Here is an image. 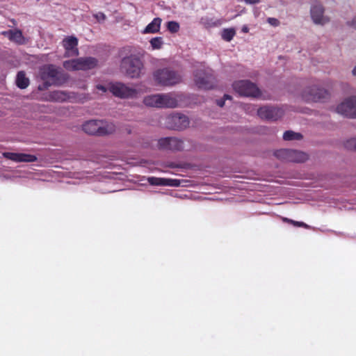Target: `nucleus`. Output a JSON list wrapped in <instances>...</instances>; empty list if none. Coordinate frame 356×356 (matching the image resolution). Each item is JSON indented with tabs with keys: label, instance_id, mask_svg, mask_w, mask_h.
I'll return each instance as SVG.
<instances>
[{
	"label": "nucleus",
	"instance_id": "1",
	"mask_svg": "<svg viewBox=\"0 0 356 356\" xmlns=\"http://www.w3.org/2000/svg\"><path fill=\"white\" fill-rule=\"evenodd\" d=\"M109 91L120 98L136 99L147 92V88L142 83L127 85L118 82L109 84Z\"/></svg>",
	"mask_w": 356,
	"mask_h": 356
},
{
	"label": "nucleus",
	"instance_id": "2",
	"mask_svg": "<svg viewBox=\"0 0 356 356\" xmlns=\"http://www.w3.org/2000/svg\"><path fill=\"white\" fill-rule=\"evenodd\" d=\"M121 68L131 79H138L143 74L144 64L136 55H131L122 59Z\"/></svg>",
	"mask_w": 356,
	"mask_h": 356
},
{
	"label": "nucleus",
	"instance_id": "3",
	"mask_svg": "<svg viewBox=\"0 0 356 356\" xmlns=\"http://www.w3.org/2000/svg\"><path fill=\"white\" fill-rule=\"evenodd\" d=\"M153 79L159 85L169 86L179 83L181 81V76L169 68H163L154 72Z\"/></svg>",
	"mask_w": 356,
	"mask_h": 356
},
{
	"label": "nucleus",
	"instance_id": "4",
	"mask_svg": "<svg viewBox=\"0 0 356 356\" xmlns=\"http://www.w3.org/2000/svg\"><path fill=\"white\" fill-rule=\"evenodd\" d=\"M98 61L92 57L79 58L66 60L63 63V67L67 70H88L97 66Z\"/></svg>",
	"mask_w": 356,
	"mask_h": 356
},
{
	"label": "nucleus",
	"instance_id": "5",
	"mask_svg": "<svg viewBox=\"0 0 356 356\" xmlns=\"http://www.w3.org/2000/svg\"><path fill=\"white\" fill-rule=\"evenodd\" d=\"M213 74L212 70L201 65L194 74V81L200 88L209 89L213 86Z\"/></svg>",
	"mask_w": 356,
	"mask_h": 356
},
{
	"label": "nucleus",
	"instance_id": "6",
	"mask_svg": "<svg viewBox=\"0 0 356 356\" xmlns=\"http://www.w3.org/2000/svg\"><path fill=\"white\" fill-rule=\"evenodd\" d=\"M337 113L350 118H356V96L345 98L335 108Z\"/></svg>",
	"mask_w": 356,
	"mask_h": 356
},
{
	"label": "nucleus",
	"instance_id": "7",
	"mask_svg": "<svg viewBox=\"0 0 356 356\" xmlns=\"http://www.w3.org/2000/svg\"><path fill=\"white\" fill-rule=\"evenodd\" d=\"M278 159L288 162L300 163L307 160L308 156L302 152L293 149H280L275 152Z\"/></svg>",
	"mask_w": 356,
	"mask_h": 356
},
{
	"label": "nucleus",
	"instance_id": "8",
	"mask_svg": "<svg viewBox=\"0 0 356 356\" xmlns=\"http://www.w3.org/2000/svg\"><path fill=\"white\" fill-rule=\"evenodd\" d=\"M233 87L240 95L256 97L260 94L257 86L249 81L243 80L235 82Z\"/></svg>",
	"mask_w": 356,
	"mask_h": 356
},
{
	"label": "nucleus",
	"instance_id": "9",
	"mask_svg": "<svg viewBox=\"0 0 356 356\" xmlns=\"http://www.w3.org/2000/svg\"><path fill=\"white\" fill-rule=\"evenodd\" d=\"M41 79L49 84H60V72L53 65L42 66L40 70Z\"/></svg>",
	"mask_w": 356,
	"mask_h": 356
},
{
	"label": "nucleus",
	"instance_id": "10",
	"mask_svg": "<svg viewBox=\"0 0 356 356\" xmlns=\"http://www.w3.org/2000/svg\"><path fill=\"white\" fill-rule=\"evenodd\" d=\"M324 7L320 3H315L310 8V15L312 22L316 25L324 26L329 23L330 19L325 15Z\"/></svg>",
	"mask_w": 356,
	"mask_h": 356
},
{
	"label": "nucleus",
	"instance_id": "11",
	"mask_svg": "<svg viewBox=\"0 0 356 356\" xmlns=\"http://www.w3.org/2000/svg\"><path fill=\"white\" fill-rule=\"evenodd\" d=\"M50 99L52 101L58 102H84L88 98L86 97L77 96L74 93H67L64 91L56 90L50 94Z\"/></svg>",
	"mask_w": 356,
	"mask_h": 356
},
{
	"label": "nucleus",
	"instance_id": "12",
	"mask_svg": "<svg viewBox=\"0 0 356 356\" xmlns=\"http://www.w3.org/2000/svg\"><path fill=\"white\" fill-rule=\"evenodd\" d=\"M257 114L262 119L277 120L283 115L284 111L277 107L263 106L258 109Z\"/></svg>",
	"mask_w": 356,
	"mask_h": 356
},
{
	"label": "nucleus",
	"instance_id": "13",
	"mask_svg": "<svg viewBox=\"0 0 356 356\" xmlns=\"http://www.w3.org/2000/svg\"><path fill=\"white\" fill-rule=\"evenodd\" d=\"M168 124L174 129H184L189 125V120L187 116L179 113H175L168 117Z\"/></svg>",
	"mask_w": 356,
	"mask_h": 356
},
{
	"label": "nucleus",
	"instance_id": "14",
	"mask_svg": "<svg viewBox=\"0 0 356 356\" xmlns=\"http://www.w3.org/2000/svg\"><path fill=\"white\" fill-rule=\"evenodd\" d=\"M78 40L74 36H69L63 40V46L65 49V56L71 57L79 54L77 48Z\"/></svg>",
	"mask_w": 356,
	"mask_h": 356
},
{
	"label": "nucleus",
	"instance_id": "15",
	"mask_svg": "<svg viewBox=\"0 0 356 356\" xmlns=\"http://www.w3.org/2000/svg\"><path fill=\"white\" fill-rule=\"evenodd\" d=\"M3 156L15 162L31 163L37 160L35 155L24 153L4 152Z\"/></svg>",
	"mask_w": 356,
	"mask_h": 356
},
{
	"label": "nucleus",
	"instance_id": "16",
	"mask_svg": "<svg viewBox=\"0 0 356 356\" xmlns=\"http://www.w3.org/2000/svg\"><path fill=\"white\" fill-rule=\"evenodd\" d=\"M99 125L101 120H90L82 124V129L87 134L99 136Z\"/></svg>",
	"mask_w": 356,
	"mask_h": 356
},
{
	"label": "nucleus",
	"instance_id": "17",
	"mask_svg": "<svg viewBox=\"0 0 356 356\" xmlns=\"http://www.w3.org/2000/svg\"><path fill=\"white\" fill-rule=\"evenodd\" d=\"M323 90L318 89L316 87L305 90L302 93V98L306 102H316L323 97Z\"/></svg>",
	"mask_w": 356,
	"mask_h": 356
},
{
	"label": "nucleus",
	"instance_id": "18",
	"mask_svg": "<svg viewBox=\"0 0 356 356\" xmlns=\"http://www.w3.org/2000/svg\"><path fill=\"white\" fill-rule=\"evenodd\" d=\"M147 181L149 184L153 186H178L180 184V181L177 179L159 178L154 177H148Z\"/></svg>",
	"mask_w": 356,
	"mask_h": 356
},
{
	"label": "nucleus",
	"instance_id": "19",
	"mask_svg": "<svg viewBox=\"0 0 356 356\" xmlns=\"http://www.w3.org/2000/svg\"><path fill=\"white\" fill-rule=\"evenodd\" d=\"M161 104L163 107L174 108L179 105V97L175 94H161Z\"/></svg>",
	"mask_w": 356,
	"mask_h": 356
},
{
	"label": "nucleus",
	"instance_id": "20",
	"mask_svg": "<svg viewBox=\"0 0 356 356\" xmlns=\"http://www.w3.org/2000/svg\"><path fill=\"white\" fill-rule=\"evenodd\" d=\"M117 127L114 122L101 120L99 125V136H106L115 132Z\"/></svg>",
	"mask_w": 356,
	"mask_h": 356
},
{
	"label": "nucleus",
	"instance_id": "21",
	"mask_svg": "<svg viewBox=\"0 0 356 356\" xmlns=\"http://www.w3.org/2000/svg\"><path fill=\"white\" fill-rule=\"evenodd\" d=\"M1 34L8 37L9 40L17 44H22L26 42V39L23 36L22 33L19 30L3 31Z\"/></svg>",
	"mask_w": 356,
	"mask_h": 356
},
{
	"label": "nucleus",
	"instance_id": "22",
	"mask_svg": "<svg viewBox=\"0 0 356 356\" xmlns=\"http://www.w3.org/2000/svg\"><path fill=\"white\" fill-rule=\"evenodd\" d=\"M143 103L147 106L162 108L161 94L146 96L143 99Z\"/></svg>",
	"mask_w": 356,
	"mask_h": 356
},
{
	"label": "nucleus",
	"instance_id": "23",
	"mask_svg": "<svg viewBox=\"0 0 356 356\" xmlns=\"http://www.w3.org/2000/svg\"><path fill=\"white\" fill-rule=\"evenodd\" d=\"M161 25V19L159 17L154 18L145 29L142 31L143 34L156 33L159 32Z\"/></svg>",
	"mask_w": 356,
	"mask_h": 356
},
{
	"label": "nucleus",
	"instance_id": "24",
	"mask_svg": "<svg viewBox=\"0 0 356 356\" xmlns=\"http://www.w3.org/2000/svg\"><path fill=\"white\" fill-rule=\"evenodd\" d=\"M17 86L20 88H26L29 84V80L23 72H18L16 79Z\"/></svg>",
	"mask_w": 356,
	"mask_h": 356
},
{
	"label": "nucleus",
	"instance_id": "25",
	"mask_svg": "<svg viewBox=\"0 0 356 356\" xmlns=\"http://www.w3.org/2000/svg\"><path fill=\"white\" fill-rule=\"evenodd\" d=\"M169 142L171 150H181L184 148V141L179 138L169 137Z\"/></svg>",
	"mask_w": 356,
	"mask_h": 356
},
{
	"label": "nucleus",
	"instance_id": "26",
	"mask_svg": "<svg viewBox=\"0 0 356 356\" xmlns=\"http://www.w3.org/2000/svg\"><path fill=\"white\" fill-rule=\"evenodd\" d=\"M150 46L153 50L161 49L164 44L163 38L155 37L150 40Z\"/></svg>",
	"mask_w": 356,
	"mask_h": 356
},
{
	"label": "nucleus",
	"instance_id": "27",
	"mask_svg": "<svg viewBox=\"0 0 356 356\" xmlns=\"http://www.w3.org/2000/svg\"><path fill=\"white\" fill-rule=\"evenodd\" d=\"M236 34V31L234 29H225L222 32V38L225 41H231Z\"/></svg>",
	"mask_w": 356,
	"mask_h": 356
},
{
	"label": "nucleus",
	"instance_id": "28",
	"mask_svg": "<svg viewBox=\"0 0 356 356\" xmlns=\"http://www.w3.org/2000/svg\"><path fill=\"white\" fill-rule=\"evenodd\" d=\"M300 138L301 135L300 134L292 131H286L283 134V138L285 140H299Z\"/></svg>",
	"mask_w": 356,
	"mask_h": 356
},
{
	"label": "nucleus",
	"instance_id": "29",
	"mask_svg": "<svg viewBox=\"0 0 356 356\" xmlns=\"http://www.w3.org/2000/svg\"><path fill=\"white\" fill-rule=\"evenodd\" d=\"M166 27L168 30L172 33H177L179 31V24L175 21H170L167 23Z\"/></svg>",
	"mask_w": 356,
	"mask_h": 356
},
{
	"label": "nucleus",
	"instance_id": "30",
	"mask_svg": "<svg viewBox=\"0 0 356 356\" xmlns=\"http://www.w3.org/2000/svg\"><path fill=\"white\" fill-rule=\"evenodd\" d=\"M158 145L161 149H170L169 137L161 138L158 142Z\"/></svg>",
	"mask_w": 356,
	"mask_h": 356
},
{
	"label": "nucleus",
	"instance_id": "31",
	"mask_svg": "<svg viewBox=\"0 0 356 356\" xmlns=\"http://www.w3.org/2000/svg\"><path fill=\"white\" fill-rule=\"evenodd\" d=\"M345 145L348 149L356 150V137L347 140Z\"/></svg>",
	"mask_w": 356,
	"mask_h": 356
},
{
	"label": "nucleus",
	"instance_id": "32",
	"mask_svg": "<svg viewBox=\"0 0 356 356\" xmlns=\"http://www.w3.org/2000/svg\"><path fill=\"white\" fill-rule=\"evenodd\" d=\"M284 220L286 222H289L291 224H293V225L297 226V227H304L305 228H309V225H307V224H305L302 222L294 221L293 220H289L288 218H285Z\"/></svg>",
	"mask_w": 356,
	"mask_h": 356
},
{
	"label": "nucleus",
	"instance_id": "33",
	"mask_svg": "<svg viewBox=\"0 0 356 356\" xmlns=\"http://www.w3.org/2000/svg\"><path fill=\"white\" fill-rule=\"evenodd\" d=\"M267 22L273 26H277L280 24L279 20L274 17H268Z\"/></svg>",
	"mask_w": 356,
	"mask_h": 356
},
{
	"label": "nucleus",
	"instance_id": "34",
	"mask_svg": "<svg viewBox=\"0 0 356 356\" xmlns=\"http://www.w3.org/2000/svg\"><path fill=\"white\" fill-rule=\"evenodd\" d=\"M96 88L99 90H100L102 93L106 92L108 90H109V84L108 86H105L103 85H97Z\"/></svg>",
	"mask_w": 356,
	"mask_h": 356
},
{
	"label": "nucleus",
	"instance_id": "35",
	"mask_svg": "<svg viewBox=\"0 0 356 356\" xmlns=\"http://www.w3.org/2000/svg\"><path fill=\"white\" fill-rule=\"evenodd\" d=\"M97 21H104L106 19V16L103 13H98L94 15Z\"/></svg>",
	"mask_w": 356,
	"mask_h": 356
},
{
	"label": "nucleus",
	"instance_id": "36",
	"mask_svg": "<svg viewBox=\"0 0 356 356\" xmlns=\"http://www.w3.org/2000/svg\"><path fill=\"white\" fill-rule=\"evenodd\" d=\"M348 26L356 29V16L354 17L350 21L348 22Z\"/></svg>",
	"mask_w": 356,
	"mask_h": 356
},
{
	"label": "nucleus",
	"instance_id": "37",
	"mask_svg": "<svg viewBox=\"0 0 356 356\" xmlns=\"http://www.w3.org/2000/svg\"><path fill=\"white\" fill-rule=\"evenodd\" d=\"M247 4H254L259 1V0H244Z\"/></svg>",
	"mask_w": 356,
	"mask_h": 356
},
{
	"label": "nucleus",
	"instance_id": "38",
	"mask_svg": "<svg viewBox=\"0 0 356 356\" xmlns=\"http://www.w3.org/2000/svg\"><path fill=\"white\" fill-rule=\"evenodd\" d=\"M242 31L243 33H248L249 31V29L247 26H243L242 28Z\"/></svg>",
	"mask_w": 356,
	"mask_h": 356
},
{
	"label": "nucleus",
	"instance_id": "39",
	"mask_svg": "<svg viewBox=\"0 0 356 356\" xmlns=\"http://www.w3.org/2000/svg\"><path fill=\"white\" fill-rule=\"evenodd\" d=\"M217 103H218V105L220 107L223 106V105H224V101H222V100H218Z\"/></svg>",
	"mask_w": 356,
	"mask_h": 356
},
{
	"label": "nucleus",
	"instance_id": "40",
	"mask_svg": "<svg viewBox=\"0 0 356 356\" xmlns=\"http://www.w3.org/2000/svg\"><path fill=\"white\" fill-rule=\"evenodd\" d=\"M224 97H225V99H230V97L229 95H225L224 96Z\"/></svg>",
	"mask_w": 356,
	"mask_h": 356
}]
</instances>
